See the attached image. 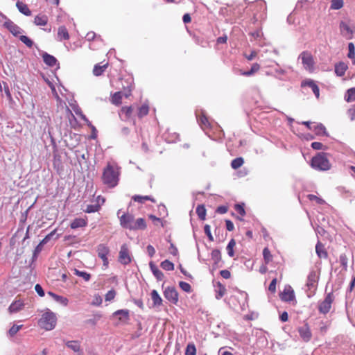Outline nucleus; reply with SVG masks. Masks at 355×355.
<instances>
[{"label":"nucleus","instance_id":"1","mask_svg":"<svg viewBox=\"0 0 355 355\" xmlns=\"http://www.w3.org/2000/svg\"><path fill=\"white\" fill-rule=\"evenodd\" d=\"M116 164L107 163L103 170L101 180L104 185L109 189L116 187L119 182L121 171Z\"/></svg>","mask_w":355,"mask_h":355},{"label":"nucleus","instance_id":"2","mask_svg":"<svg viewBox=\"0 0 355 355\" xmlns=\"http://www.w3.org/2000/svg\"><path fill=\"white\" fill-rule=\"evenodd\" d=\"M311 166L318 171H327L331 168V164L324 153H319L311 161Z\"/></svg>","mask_w":355,"mask_h":355},{"label":"nucleus","instance_id":"3","mask_svg":"<svg viewBox=\"0 0 355 355\" xmlns=\"http://www.w3.org/2000/svg\"><path fill=\"white\" fill-rule=\"evenodd\" d=\"M57 318L53 312H45L38 321L39 326L46 330L50 331L55 328L56 325Z\"/></svg>","mask_w":355,"mask_h":355},{"label":"nucleus","instance_id":"4","mask_svg":"<svg viewBox=\"0 0 355 355\" xmlns=\"http://www.w3.org/2000/svg\"><path fill=\"white\" fill-rule=\"evenodd\" d=\"M133 88L132 84H130L127 87H123V92H115L111 98L112 103L119 105L122 103V98L124 96L125 98H128L131 95V92Z\"/></svg>","mask_w":355,"mask_h":355},{"label":"nucleus","instance_id":"5","mask_svg":"<svg viewBox=\"0 0 355 355\" xmlns=\"http://www.w3.org/2000/svg\"><path fill=\"white\" fill-rule=\"evenodd\" d=\"M333 301L334 295L332 293H328L324 300L319 304L318 310L320 313L323 314L327 313L330 311Z\"/></svg>","mask_w":355,"mask_h":355},{"label":"nucleus","instance_id":"6","mask_svg":"<svg viewBox=\"0 0 355 355\" xmlns=\"http://www.w3.org/2000/svg\"><path fill=\"white\" fill-rule=\"evenodd\" d=\"M302 59V62L306 70L311 71L313 68V58L312 55L307 52L303 51L299 56Z\"/></svg>","mask_w":355,"mask_h":355},{"label":"nucleus","instance_id":"7","mask_svg":"<svg viewBox=\"0 0 355 355\" xmlns=\"http://www.w3.org/2000/svg\"><path fill=\"white\" fill-rule=\"evenodd\" d=\"M119 261L123 265H127L131 262V257L126 244H123L121 247L119 254Z\"/></svg>","mask_w":355,"mask_h":355},{"label":"nucleus","instance_id":"8","mask_svg":"<svg viewBox=\"0 0 355 355\" xmlns=\"http://www.w3.org/2000/svg\"><path fill=\"white\" fill-rule=\"evenodd\" d=\"M279 297L284 302L293 301L295 300L294 291L291 286H286L283 292L280 293Z\"/></svg>","mask_w":355,"mask_h":355},{"label":"nucleus","instance_id":"9","mask_svg":"<svg viewBox=\"0 0 355 355\" xmlns=\"http://www.w3.org/2000/svg\"><path fill=\"white\" fill-rule=\"evenodd\" d=\"M135 222L134 216L129 214H125L120 218L121 225L126 229L132 230Z\"/></svg>","mask_w":355,"mask_h":355},{"label":"nucleus","instance_id":"10","mask_svg":"<svg viewBox=\"0 0 355 355\" xmlns=\"http://www.w3.org/2000/svg\"><path fill=\"white\" fill-rule=\"evenodd\" d=\"M3 26L6 28L15 36H18L22 33L21 28L10 19H7L4 22Z\"/></svg>","mask_w":355,"mask_h":355},{"label":"nucleus","instance_id":"11","mask_svg":"<svg viewBox=\"0 0 355 355\" xmlns=\"http://www.w3.org/2000/svg\"><path fill=\"white\" fill-rule=\"evenodd\" d=\"M298 332L301 338L304 342L309 341L312 337V334L310 327L306 323L298 328Z\"/></svg>","mask_w":355,"mask_h":355},{"label":"nucleus","instance_id":"12","mask_svg":"<svg viewBox=\"0 0 355 355\" xmlns=\"http://www.w3.org/2000/svg\"><path fill=\"white\" fill-rule=\"evenodd\" d=\"M164 297L173 304H176L178 301V294L175 288L168 287L164 291Z\"/></svg>","mask_w":355,"mask_h":355},{"label":"nucleus","instance_id":"13","mask_svg":"<svg viewBox=\"0 0 355 355\" xmlns=\"http://www.w3.org/2000/svg\"><path fill=\"white\" fill-rule=\"evenodd\" d=\"M98 256L103 260V265L107 266L108 265L107 254H109L110 250L105 245L101 244L98 246L97 249Z\"/></svg>","mask_w":355,"mask_h":355},{"label":"nucleus","instance_id":"14","mask_svg":"<svg viewBox=\"0 0 355 355\" xmlns=\"http://www.w3.org/2000/svg\"><path fill=\"white\" fill-rule=\"evenodd\" d=\"M133 108L132 106L122 107L119 112V116L123 121H128L132 118Z\"/></svg>","mask_w":355,"mask_h":355},{"label":"nucleus","instance_id":"15","mask_svg":"<svg viewBox=\"0 0 355 355\" xmlns=\"http://www.w3.org/2000/svg\"><path fill=\"white\" fill-rule=\"evenodd\" d=\"M301 86L302 87H306V86L310 87L311 89V90L313 91V94H315V96H316V98H319V96H320L319 87L313 80L309 79V80H305L302 81L301 83Z\"/></svg>","mask_w":355,"mask_h":355},{"label":"nucleus","instance_id":"16","mask_svg":"<svg viewBox=\"0 0 355 355\" xmlns=\"http://www.w3.org/2000/svg\"><path fill=\"white\" fill-rule=\"evenodd\" d=\"M340 29L341 34L347 39H352L353 35V31L351 28L344 21H341L340 24Z\"/></svg>","mask_w":355,"mask_h":355},{"label":"nucleus","instance_id":"17","mask_svg":"<svg viewBox=\"0 0 355 355\" xmlns=\"http://www.w3.org/2000/svg\"><path fill=\"white\" fill-rule=\"evenodd\" d=\"M315 252L320 259H327L328 253L324 248V245L318 241L315 245Z\"/></svg>","mask_w":355,"mask_h":355},{"label":"nucleus","instance_id":"18","mask_svg":"<svg viewBox=\"0 0 355 355\" xmlns=\"http://www.w3.org/2000/svg\"><path fill=\"white\" fill-rule=\"evenodd\" d=\"M87 225V218H76L70 224L71 229H77L79 227H84Z\"/></svg>","mask_w":355,"mask_h":355},{"label":"nucleus","instance_id":"19","mask_svg":"<svg viewBox=\"0 0 355 355\" xmlns=\"http://www.w3.org/2000/svg\"><path fill=\"white\" fill-rule=\"evenodd\" d=\"M215 287V293H216V298L217 300L221 299L226 293V288L224 285H223L220 282H218L214 285Z\"/></svg>","mask_w":355,"mask_h":355},{"label":"nucleus","instance_id":"20","mask_svg":"<svg viewBox=\"0 0 355 355\" xmlns=\"http://www.w3.org/2000/svg\"><path fill=\"white\" fill-rule=\"evenodd\" d=\"M70 36L67 28L64 26H60L58 28V40L60 41L68 40Z\"/></svg>","mask_w":355,"mask_h":355},{"label":"nucleus","instance_id":"21","mask_svg":"<svg viewBox=\"0 0 355 355\" xmlns=\"http://www.w3.org/2000/svg\"><path fill=\"white\" fill-rule=\"evenodd\" d=\"M16 7L19 11L26 16H31V11L28 8V6L22 1H17L16 3Z\"/></svg>","mask_w":355,"mask_h":355},{"label":"nucleus","instance_id":"22","mask_svg":"<svg viewBox=\"0 0 355 355\" xmlns=\"http://www.w3.org/2000/svg\"><path fill=\"white\" fill-rule=\"evenodd\" d=\"M315 135L319 136H328L325 127L322 123H315L312 129Z\"/></svg>","mask_w":355,"mask_h":355},{"label":"nucleus","instance_id":"23","mask_svg":"<svg viewBox=\"0 0 355 355\" xmlns=\"http://www.w3.org/2000/svg\"><path fill=\"white\" fill-rule=\"evenodd\" d=\"M42 58L44 63L49 67H54L57 63L56 58L47 53L42 55Z\"/></svg>","mask_w":355,"mask_h":355},{"label":"nucleus","instance_id":"24","mask_svg":"<svg viewBox=\"0 0 355 355\" xmlns=\"http://www.w3.org/2000/svg\"><path fill=\"white\" fill-rule=\"evenodd\" d=\"M347 66L343 62H340L335 65V73L338 76H343L345 75Z\"/></svg>","mask_w":355,"mask_h":355},{"label":"nucleus","instance_id":"25","mask_svg":"<svg viewBox=\"0 0 355 355\" xmlns=\"http://www.w3.org/2000/svg\"><path fill=\"white\" fill-rule=\"evenodd\" d=\"M260 69V65L258 63H254L250 70L249 71H242L240 70V74L244 76H250L253 75L254 73L257 72Z\"/></svg>","mask_w":355,"mask_h":355},{"label":"nucleus","instance_id":"26","mask_svg":"<svg viewBox=\"0 0 355 355\" xmlns=\"http://www.w3.org/2000/svg\"><path fill=\"white\" fill-rule=\"evenodd\" d=\"M114 315H119V320L126 322L129 320V312L127 310H118L114 313Z\"/></svg>","mask_w":355,"mask_h":355},{"label":"nucleus","instance_id":"27","mask_svg":"<svg viewBox=\"0 0 355 355\" xmlns=\"http://www.w3.org/2000/svg\"><path fill=\"white\" fill-rule=\"evenodd\" d=\"M24 303L23 302L18 300L12 302L10 306H9V311L10 313H16L20 311L24 307Z\"/></svg>","mask_w":355,"mask_h":355},{"label":"nucleus","instance_id":"28","mask_svg":"<svg viewBox=\"0 0 355 355\" xmlns=\"http://www.w3.org/2000/svg\"><path fill=\"white\" fill-rule=\"evenodd\" d=\"M48 17L45 15H37L34 19V24L37 26H46L48 23Z\"/></svg>","mask_w":355,"mask_h":355},{"label":"nucleus","instance_id":"29","mask_svg":"<svg viewBox=\"0 0 355 355\" xmlns=\"http://www.w3.org/2000/svg\"><path fill=\"white\" fill-rule=\"evenodd\" d=\"M108 63H105L103 65H100L98 64H96L93 69V74L96 76H99L103 74V73L107 68Z\"/></svg>","mask_w":355,"mask_h":355},{"label":"nucleus","instance_id":"30","mask_svg":"<svg viewBox=\"0 0 355 355\" xmlns=\"http://www.w3.org/2000/svg\"><path fill=\"white\" fill-rule=\"evenodd\" d=\"M66 345L74 352H81L80 343L77 340H70L66 343Z\"/></svg>","mask_w":355,"mask_h":355},{"label":"nucleus","instance_id":"31","mask_svg":"<svg viewBox=\"0 0 355 355\" xmlns=\"http://www.w3.org/2000/svg\"><path fill=\"white\" fill-rule=\"evenodd\" d=\"M132 199L135 201V202H137L139 203H144L147 200H150L152 202H154V199L152 196H139V195H135V196H133L132 197Z\"/></svg>","mask_w":355,"mask_h":355},{"label":"nucleus","instance_id":"32","mask_svg":"<svg viewBox=\"0 0 355 355\" xmlns=\"http://www.w3.org/2000/svg\"><path fill=\"white\" fill-rule=\"evenodd\" d=\"M146 227V221L144 218H139L135 220L134 225L132 226V230H144Z\"/></svg>","mask_w":355,"mask_h":355},{"label":"nucleus","instance_id":"33","mask_svg":"<svg viewBox=\"0 0 355 355\" xmlns=\"http://www.w3.org/2000/svg\"><path fill=\"white\" fill-rule=\"evenodd\" d=\"M48 294L50 296H51L55 301L62 304V305L67 306L68 304L69 300L67 298L60 296V295H58L55 293L51 292V291L49 292Z\"/></svg>","mask_w":355,"mask_h":355},{"label":"nucleus","instance_id":"34","mask_svg":"<svg viewBox=\"0 0 355 355\" xmlns=\"http://www.w3.org/2000/svg\"><path fill=\"white\" fill-rule=\"evenodd\" d=\"M345 100L347 102H352L355 101V87H352L347 90L345 95Z\"/></svg>","mask_w":355,"mask_h":355},{"label":"nucleus","instance_id":"35","mask_svg":"<svg viewBox=\"0 0 355 355\" xmlns=\"http://www.w3.org/2000/svg\"><path fill=\"white\" fill-rule=\"evenodd\" d=\"M316 282V274L314 271L309 273L307 277L306 286L308 287H313Z\"/></svg>","mask_w":355,"mask_h":355},{"label":"nucleus","instance_id":"36","mask_svg":"<svg viewBox=\"0 0 355 355\" xmlns=\"http://www.w3.org/2000/svg\"><path fill=\"white\" fill-rule=\"evenodd\" d=\"M198 121L202 128L209 127V121L207 116L203 113H202V114L199 117H198Z\"/></svg>","mask_w":355,"mask_h":355},{"label":"nucleus","instance_id":"37","mask_svg":"<svg viewBox=\"0 0 355 355\" xmlns=\"http://www.w3.org/2000/svg\"><path fill=\"white\" fill-rule=\"evenodd\" d=\"M149 112V107L147 105H142L138 109L137 115L139 118H142L144 116H146Z\"/></svg>","mask_w":355,"mask_h":355},{"label":"nucleus","instance_id":"38","mask_svg":"<svg viewBox=\"0 0 355 355\" xmlns=\"http://www.w3.org/2000/svg\"><path fill=\"white\" fill-rule=\"evenodd\" d=\"M196 214L200 219L205 220L206 216V209L205 206L202 205H198L196 208Z\"/></svg>","mask_w":355,"mask_h":355},{"label":"nucleus","instance_id":"39","mask_svg":"<svg viewBox=\"0 0 355 355\" xmlns=\"http://www.w3.org/2000/svg\"><path fill=\"white\" fill-rule=\"evenodd\" d=\"M73 272L76 275L83 278L86 282L89 281L91 278V275L85 271H80L75 268Z\"/></svg>","mask_w":355,"mask_h":355},{"label":"nucleus","instance_id":"40","mask_svg":"<svg viewBox=\"0 0 355 355\" xmlns=\"http://www.w3.org/2000/svg\"><path fill=\"white\" fill-rule=\"evenodd\" d=\"M236 245V242L234 241V239H231L229 242V243L227 244V246L226 248V250H227V254L230 257H233L234 255V247Z\"/></svg>","mask_w":355,"mask_h":355},{"label":"nucleus","instance_id":"41","mask_svg":"<svg viewBox=\"0 0 355 355\" xmlns=\"http://www.w3.org/2000/svg\"><path fill=\"white\" fill-rule=\"evenodd\" d=\"M343 0H331L330 8L331 10H339L343 6Z\"/></svg>","mask_w":355,"mask_h":355},{"label":"nucleus","instance_id":"42","mask_svg":"<svg viewBox=\"0 0 355 355\" xmlns=\"http://www.w3.org/2000/svg\"><path fill=\"white\" fill-rule=\"evenodd\" d=\"M243 163H244V161L242 157H237V158L234 159L232 161L231 166L234 169H237V168H240L243 164Z\"/></svg>","mask_w":355,"mask_h":355},{"label":"nucleus","instance_id":"43","mask_svg":"<svg viewBox=\"0 0 355 355\" xmlns=\"http://www.w3.org/2000/svg\"><path fill=\"white\" fill-rule=\"evenodd\" d=\"M348 58L353 60V63L355 64V46L354 44L352 42L348 44Z\"/></svg>","mask_w":355,"mask_h":355},{"label":"nucleus","instance_id":"44","mask_svg":"<svg viewBox=\"0 0 355 355\" xmlns=\"http://www.w3.org/2000/svg\"><path fill=\"white\" fill-rule=\"evenodd\" d=\"M211 259L215 263H218L221 259L220 252L219 250L215 249L211 253Z\"/></svg>","mask_w":355,"mask_h":355},{"label":"nucleus","instance_id":"45","mask_svg":"<svg viewBox=\"0 0 355 355\" xmlns=\"http://www.w3.org/2000/svg\"><path fill=\"white\" fill-rule=\"evenodd\" d=\"M263 257L266 264L269 263L272 261V254L268 248L263 249Z\"/></svg>","mask_w":355,"mask_h":355},{"label":"nucleus","instance_id":"46","mask_svg":"<svg viewBox=\"0 0 355 355\" xmlns=\"http://www.w3.org/2000/svg\"><path fill=\"white\" fill-rule=\"evenodd\" d=\"M196 348L193 343H189L187 345L185 355H196Z\"/></svg>","mask_w":355,"mask_h":355},{"label":"nucleus","instance_id":"47","mask_svg":"<svg viewBox=\"0 0 355 355\" xmlns=\"http://www.w3.org/2000/svg\"><path fill=\"white\" fill-rule=\"evenodd\" d=\"M161 267L164 270L170 271L174 269V264L168 260H165L161 263Z\"/></svg>","mask_w":355,"mask_h":355},{"label":"nucleus","instance_id":"48","mask_svg":"<svg viewBox=\"0 0 355 355\" xmlns=\"http://www.w3.org/2000/svg\"><path fill=\"white\" fill-rule=\"evenodd\" d=\"M19 40L21 42H23L26 46L28 48H31L33 45V42L26 35H21L19 37Z\"/></svg>","mask_w":355,"mask_h":355},{"label":"nucleus","instance_id":"49","mask_svg":"<svg viewBox=\"0 0 355 355\" xmlns=\"http://www.w3.org/2000/svg\"><path fill=\"white\" fill-rule=\"evenodd\" d=\"M76 113L80 116V118L87 123L89 127L92 129V130H96L95 127L91 123V122L88 120L86 116L83 114L81 111H76Z\"/></svg>","mask_w":355,"mask_h":355},{"label":"nucleus","instance_id":"50","mask_svg":"<svg viewBox=\"0 0 355 355\" xmlns=\"http://www.w3.org/2000/svg\"><path fill=\"white\" fill-rule=\"evenodd\" d=\"M101 207L99 205H89L87 206V208L85 209L86 213H94L98 211L100 209Z\"/></svg>","mask_w":355,"mask_h":355},{"label":"nucleus","instance_id":"51","mask_svg":"<svg viewBox=\"0 0 355 355\" xmlns=\"http://www.w3.org/2000/svg\"><path fill=\"white\" fill-rule=\"evenodd\" d=\"M23 325H15L14 324L8 331V334L10 336H14L21 328Z\"/></svg>","mask_w":355,"mask_h":355},{"label":"nucleus","instance_id":"52","mask_svg":"<svg viewBox=\"0 0 355 355\" xmlns=\"http://www.w3.org/2000/svg\"><path fill=\"white\" fill-rule=\"evenodd\" d=\"M339 262L345 270H347L348 259L345 254H341L339 257Z\"/></svg>","mask_w":355,"mask_h":355},{"label":"nucleus","instance_id":"53","mask_svg":"<svg viewBox=\"0 0 355 355\" xmlns=\"http://www.w3.org/2000/svg\"><path fill=\"white\" fill-rule=\"evenodd\" d=\"M157 209H158V212H159V216L161 218H164L166 216H167V209L164 205H158Z\"/></svg>","mask_w":355,"mask_h":355},{"label":"nucleus","instance_id":"54","mask_svg":"<svg viewBox=\"0 0 355 355\" xmlns=\"http://www.w3.org/2000/svg\"><path fill=\"white\" fill-rule=\"evenodd\" d=\"M307 198L309 200L313 201L315 200L318 204L322 205L324 202V200L313 194H309L307 196Z\"/></svg>","mask_w":355,"mask_h":355},{"label":"nucleus","instance_id":"55","mask_svg":"<svg viewBox=\"0 0 355 355\" xmlns=\"http://www.w3.org/2000/svg\"><path fill=\"white\" fill-rule=\"evenodd\" d=\"M204 232L205 234L207 236L209 241H213L214 238L211 233V227L209 225H205L204 227Z\"/></svg>","mask_w":355,"mask_h":355},{"label":"nucleus","instance_id":"56","mask_svg":"<svg viewBox=\"0 0 355 355\" xmlns=\"http://www.w3.org/2000/svg\"><path fill=\"white\" fill-rule=\"evenodd\" d=\"M179 286L185 292L191 291V287L190 284L185 282H180Z\"/></svg>","mask_w":355,"mask_h":355},{"label":"nucleus","instance_id":"57","mask_svg":"<svg viewBox=\"0 0 355 355\" xmlns=\"http://www.w3.org/2000/svg\"><path fill=\"white\" fill-rule=\"evenodd\" d=\"M115 295H116L115 291L110 290L106 293L105 300V301H111L115 297Z\"/></svg>","mask_w":355,"mask_h":355},{"label":"nucleus","instance_id":"58","mask_svg":"<svg viewBox=\"0 0 355 355\" xmlns=\"http://www.w3.org/2000/svg\"><path fill=\"white\" fill-rule=\"evenodd\" d=\"M276 284H277V278H274L271 281V282L268 286V290L272 293H275L276 292Z\"/></svg>","mask_w":355,"mask_h":355},{"label":"nucleus","instance_id":"59","mask_svg":"<svg viewBox=\"0 0 355 355\" xmlns=\"http://www.w3.org/2000/svg\"><path fill=\"white\" fill-rule=\"evenodd\" d=\"M235 210L242 216L245 215V211L243 205L236 204L235 205Z\"/></svg>","mask_w":355,"mask_h":355},{"label":"nucleus","instance_id":"60","mask_svg":"<svg viewBox=\"0 0 355 355\" xmlns=\"http://www.w3.org/2000/svg\"><path fill=\"white\" fill-rule=\"evenodd\" d=\"M35 290L40 297L44 296V291L40 284H37L35 286Z\"/></svg>","mask_w":355,"mask_h":355},{"label":"nucleus","instance_id":"61","mask_svg":"<svg viewBox=\"0 0 355 355\" xmlns=\"http://www.w3.org/2000/svg\"><path fill=\"white\" fill-rule=\"evenodd\" d=\"M347 115L352 121L355 119V107H352L347 110Z\"/></svg>","mask_w":355,"mask_h":355},{"label":"nucleus","instance_id":"62","mask_svg":"<svg viewBox=\"0 0 355 355\" xmlns=\"http://www.w3.org/2000/svg\"><path fill=\"white\" fill-rule=\"evenodd\" d=\"M311 147L314 150H322L323 149L324 145L320 142L315 141L311 144Z\"/></svg>","mask_w":355,"mask_h":355},{"label":"nucleus","instance_id":"63","mask_svg":"<svg viewBox=\"0 0 355 355\" xmlns=\"http://www.w3.org/2000/svg\"><path fill=\"white\" fill-rule=\"evenodd\" d=\"M220 274L221 275L222 277H223L224 279H229L231 276V273L229 270H223L220 272Z\"/></svg>","mask_w":355,"mask_h":355},{"label":"nucleus","instance_id":"64","mask_svg":"<svg viewBox=\"0 0 355 355\" xmlns=\"http://www.w3.org/2000/svg\"><path fill=\"white\" fill-rule=\"evenodd\" d=\"M228 209L226 206H219L217 207L216 212L220 214H225L227 211Z\"/></svg>","mask_w":355,"mask_h":355}]
</instances>
